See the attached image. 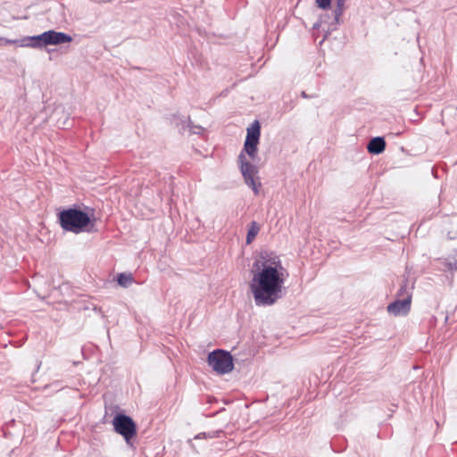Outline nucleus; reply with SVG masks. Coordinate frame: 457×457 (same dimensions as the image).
I'll list each match as a JSON object with an SVG mask.
<instances>
[{"label":"nucleus","instance_id":"4","mask_svg":"<svg viewBox=\"0 0 457 457\" xmlns=\"http://www.w3.org/2000/svg\"><path fill=\"white\" fill-rule=\"evenodd\" d=\"M31 43H21V46H47V45H60L72 40L71 37L62 32H55L54 30H47L43 34L29 38Z\"/></svg>","mask_w":457,"mask_h":457},{"label":"nucleus","instance_id":"17","mask_svg":"<svg viewBox=\"0 0 457 457\" xmlns=\"http://www.w3.org/2000/svg\"><path fill=\"white\" fill-rule=\"evenodd\" d=\"M317 27H318V24H317V23H315V24L313 25V27H312V29H317Z\"/></svg>","mask_w":457,"mask_h":457},{"label":"nucleus","instance_id":"11","mask_svg":"<svg viewBox=\"0 0 457 457\" xmlns=\"http://www.w3.org/2000/svg\"><path fill=\"white\" fill-rule=\"evenodd\" d=\"M345 2H346V0H337V5L334 10V15H335V23L337 25L340 24L339 19L344 12Z\"/></svg>","mask_w":457,"mask_h":457},{"label":"nucleus","instance_id":"10","mask_svg":"<svg viewBox=\"0 0 457 457\" xmlns=\"http://www.w3.org/2000/svg\"><path fill=\"white\" fill-rule=\"evenodd\" d=\"M133 280V277L130 273H120L117 277V282L122 287H129L132 285Z\"/></svg>","mask_w":457,"mask_h":457},{"label":"nucleus","instance_id":"16","mask_svg":"<svg viewBox=\"0 0 457 457\" xmlns=\"http://www.w3.org/2000/svg\"><path fill=\"white\" fill-rule=\"evenodd\" d=\"M302 96L304 97V98H308V96L306 95L305 92H302Z\"/></svg>","mask_w":457,"mask_h":457},{"label":"nucleus","instance_id":"13","mask_svg":"<svg viewBox=\"0 0 457 457\" xmlns=\"http://www.w3.org/2000/svg\"><path fill=\"white\" fill-rule=\"evenodd\" d=\"M315 3L322 10H328L331 6V0H315Z\"/></svg>","mask_w":457,"mask_h":457},{"label":"nucleus","instance_id":"9","mask_svg":"<svg viewBox=\"0 0 457 457\" xmlns=\"http://www.w3.org/2000/svg\"><path fill=\"white\" fill-rule=\"evenodd\" d=\"M259 231H260V226L257 224L256 221H252L250 228L248 229L246 240H245L247 245H249L253 242V240L258 235Z\"/></svg>","mask_w":457,"mask_h":457},{"label":"nucleus","instance_id":"2","mask_svg":"<svg viewBox=\"0 0 457 457\" xmlns=\"http://www.w3.org/2000/svg\"><path fill=\"white\" fill-rule=\"evenodd\" d=\"M261 135V127L258 120H254L249 128H247L246 138L244 149L238 156L240 170L245 182L249 186L255 195L259 193L261 182L257 176L258 168L251 163L250 161H255L258 153V144Z\"/></svg>","mask_w":457,"mask_h":457},{"label":"nucleus","instance_id":"1","mask_svg":"<svg viewBox=\"0 0 457 457\" xmlns=\"http://www.w3.org/2000/svg\"><path fill=\"white\" fill-rule=\"evenodd\" d=\"M249 287L257 306L273 305L282 297L286 270L273 253H262L253 262Z\"/></svg>","mask_w":457,"mask_h":457},{"label":"nucleus","instance_id":"14","mask_svg":"<svg viewBox=\"0 0 457 457\" xmlns=\"http://www.w3.org/2000/svg\"><path fill=\"white\" fill-rule=\"evenodd\" d=\"M18 41L14 39H8L6 37H0V46H6L9 44H16Z\"/></svg>","mask_w":457,"mask_h":457},{"label":"nucleus","instance_id":"5","mask_svg":"<svg viewBox=\"0 0 457 457\" xmlns=\"http://www.w3.org/2000/svg\"><path fill=\"white\" fill-rule=\"evenodd\" d=\"M209 365L219 374H226L233 370V359L229 353L216 350L209 353Z\"/></svg>","mask_w":457,"mask_h":457},{"label":"nucleus","instance_id":"8","mask_svg":"<svg viewBox=\"0 0 457 457\" xmlns=\"http://www.w3.org/2000/svg\"><path fill=\"white\" fill-rule=\"evenodd\" d=\"M385 140L380 137L372 138L368 144V151L370 154H381L385 150Z\"/></svg>","mask_w":457,"mask_h":457},{"label":"nucleus","instance_id":"12","mask_svg":"<svg viewBox=\"0 0 457 457\" xmlns=\"http://www.w3.org/2000/svg\"><path fill=\"white\" fill-rule=\"evenodd\" d=\"M171 16L173 20H175L174 25L177 28H182L186 25V19L182 17L179 13H174Z\"/></svg>","mask_w":457,"mask_h":457},{"label":"nucleus","instance_id":"15","mask_svg":"<svg viewBox=\"0 0 457 457\" xmlns=\"http://www.w3.org/2000/svg\"><path fill=\"white\" fill-rule=\"evenodd\" d=\"M330 31L329 30H326V33L325 35L323 36V39L320 41V43L323 41V40H326V39H328V37L330 36Z\"/></svg>","mask_w":457,"mask_h":457},{"label":"nucleus","instance_id":"6","mask_svg":"<svg viewBox=\"0 0 457 457\" xmlns=\"http://www.w3.org/2000/svg\"><path fill=\"white\" fill-rule=\"evenodd\" d=\"M114 430L121 435L127 442L137 433L136 424L132 419L124 414H117L112 420Z\"/></svg>","mask_w":457,"mask_h":457},{"label":"nucleus","instance_id":"3","mask_svg":"<svg viewBox=\"0 0 457 457\" xmlns=\"http://www.w3.org/2000/svg\"><path fill=\"white\" fill-rule=\"evenodd\" d=\"M60 223L63 229L79 234L87 230V227L90 224V218L80 210L69 209L60 213Z\"/></svg>","mask_w":457,"mask_h":457},{"label":"nucleus","instance_id":"7","mask_svg":"<svg viewBox=\"0 0 457 457\" xmlns=\"http://www.w3.org/2000/svg\"><path fill=\"white\" fill-rule=\"evenodd\" d=\"M399 295L403 296V299L395 300L387 306L388 313L397 317L404 316L408 314L411 310V295L406 290V286H403L399 291Z\"/></svg>","mask_w":457,"mask_h":457}]
</instances>
